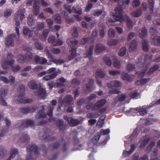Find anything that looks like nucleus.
Wrapping results in <instances>:
<instances>
[{"instance_id": "f257e3e1", "label": "nucleus", "mask_w": 160, "mask_h": 160, "mask_svg": "<svg viewBox=\"0 0 160 160\" xmlns=\"http://www.w3.org/2000/svg\"><path fill=\"white\" fill-rule=\"evenodd\" d=\"M115 13L112 14L114 20L109 19V21L111 22H114L113 25L116 26L120 25L121 23L124 19L122 14V9L121 6H118L115 9Z\"/></svg>"}, {"instance_id": "f03ea898", "label": "nucleus", "mask_w": 160, "mask_h": 160, "mask_svg": "<svg viewBox=\"0 0 160 160\" xmlns=\"http://www.w3.org/2000/svg\"><path fill=\"white\" fill-rule=\"evenodd\" d=\"M31 49L32 48L31 47L24 48L23 50L27 52L26 57H24L22 55H19L17 57V61L19 63H22L26 61H30L31 60H32V56L31 53L29 52Z\"/></svg>"}, {"instance_id": "7ed1b4c3", "label": "nucleus", "mask_w": 160, "mask_h": 160, "mask_svg": "<svg viewBox=\"0 0 160 160\" xmlns=\"http://www.w3.org/2000/svg\"><path fill=\"white\" fill-rule=\"evenodd\" d=\"M28 152L26 160H32V154L34 152L35 154H38V149L37 146L35 144L29 145L27 148ZM16 160H22L20 158H19Z\"/></svg>"}, {"instance_id": "20e7f679", "label": "nucleus", "mask_w": 160, "mask_h": 160, "mask_svg": "<svg viewBox=\"0 0 160 160\" xmlns=\"http://www.w3.org/2000/svg\"><path fill=\"white\" fill-rule=\"evenodd\" d=\"M33 1H34V2L33 4L32 10L34 14L35 15H37L39 14V0H28L26 3V5L28 6H31Z\"/></svg>"}, {"instance_id": "39448f33", "label": "nucleus", "mask_w": 160, "mask_h": 160, "mask_svg": "<svg viewBox=\"0 0 160 160\" xmlns=\"http://www.w3.org/2000/svg\"><path fill=\"white\" fill-rule=\"evenodd\" d=\"M44 28V23L43 22H38L35 27L32 28L31 29V31L29 33V38H31L32 35V32L35 34L38 35L39 34V31L41 30Z\"/></svg>"}, {"instance_id": "423d86ee", "label": "nucleus", "mask_w": 160, "mask_h": 160, "mask_svg": "<svg viewBox=\"0 0 160 160\" xmlns=\"http://www.w3.org/2000/svg\"><path fill=\"white\" fill-rule=\"evenodd\" d=\"M34 125L33 121L31 120L28 119L18 123L16 126V128L18 129H20L24 128H27L29 127H32Z\"/></svg>"}, {"instance_id": "0eeeda50", "label": "nucleus", "mask_w": 160, "mask_h": 160, "mask_svg": "<svg viewBox=\"0 0 160 160\" xmlns=\"http://www.w3.org/2000/svg\"><path fill=\"white\" fill-rule=\"evenodd\" d=\"M8 88L7 87H3L0 89V101L1 104L4 106L7 105V103L3 98L5 97L8 92Z\"/></svg>"}, {"instance_id": "6e6552de", "label": "nucleus", "mask_w": 160, "mask_h": 160, "mask_svg": "<svg viewBox=\"0 0 160 160\" xmlns=\"http://www.w3.org/2000/svg\"><path fill=\"white\" fill-rule=\"evenodd\" d=\"M93 46H90L89 48L86 50V52L84 54V57L86 58H89V61L91 63L94 62V60L91 56L93 53Z\"/></svg>"}, {"instance_id": "1a4fd4ad", "label": "nucleus", "mask_w": 160, "mask_h": 160, "mask_svg": "<svg viewBox=\"0 0 160 160\" xmlns=\"http://www.w3.org/2000/svg\"><path fill=\"white\" fill-rule=\"evenodd\" d=\"M23 96L22 95L15 96L14 100L18 102L23 103H28L32 102V100L31 99L23 98Z\"/></svg>"}, {"instance_id": "9d476101", "label": "nucleus", "mask_w": 160, "mask_h": 160, "mask_svg": "<svg viewBox=\"0 0 160 160\" xmlns=\"http://www.w3.org/2000/svg\"><path fill=\"white\" fill-rule=\"evenodd\" d=\"M130 112L134 113L139 112V114L141 115H144L147 112L146 107L145 106L136 108H131L130 109Z\"/></svg>"}, {"instance_id": "9b49d317", "label": "nucleus", "mask_w": 160, "mask_h": 160, "mask_svg": "<svg viewBox=\"0 0 160 160\" xmlns=\"http://www.w3.org/2000/svg\"><path fill=\"white\" fill-rule=\"evenodd\" d=\"M144 64L145 69L144 70H142L141 72L139 73L138 75V77L139 78H142L144 76L145 74V71L147 69V66L148 64H149V62H148V64L147 63L150 60V59L149 58V56L147 55L144 56Z\"/></svg>"}, {"instance_id": "f8f14e48", "label": "nucleus", "mask_w": 160, "mask_h": 160, "mask_svg": "<svg viewBox=\"0 0 160 160\" xmlns=\"http://www.w3.org/2000/svg\"><path fill=\"white\" fill-rule=\"evenodd\" d=\"M13 34L8 35L6 38L5 43L6 46L7 47H12L14 45L13 40Z\"/></svg>"}, {"instance_id": "ddd939ff", "label": "nucleus", "mask_w": 160, "mask_h": 160, "mask_svg": "<svg viewBox=\"0 0 160 160\" xmlns=\"http://www.w3.org/2000/svg\"><path fill=\"white\" fill-rule=\"evenodd\" d=\"M57 103V101L55 100H52L50 103L48 108V112H47V115L50 118V121L51 122V118L52 113V111L54 108V107L56 105Z\"/></svg>"}, {"instance_id": "4468645a", "label": "nucleus", "mask_w": 160, "mask_h": 160, "mask_svg": "<svg viewBox=\"0 0 160 160\" xmlns=\"http://www.w3.org/2000/svg\"><path fill=\"white\" fill-rule=\"evenodd\" d=\"M35 95L38 97L40 98H44L46 96V92L44 89L41 87L34 92Z\"/></svg>"}, {"instance_id": "2eb2a0df", "label": "nucleus", "mask_w": 160, "mask_h": 160, "mask_svg": "<svg viewBox=\"0 0 160 160\" xmlns=\"http://www.w3.org/2000/svg\"><path fill=\"white\" fill-rule=\"evenodd\" d=\"M48 42L52 44L53 46H57L62 45V41L59 40H56L55 37L54 36H50L48 39Z\"/></svg>"}, {"instance_id": "dca6fc26", "label": "nucleus", "mask_w": 160, "mask_h": 160, "mask_svg": "<svg viewBox=\"0 0 160 160\" xmlns=\"http://www.w3.org/2000/svg\"><path fill=\"white\" fill-rule=\"evenodd\" d=\"M106 103L105 99H102L98 101L92 107V110H95L99 109L104 106Z\"/></svg>"}, {"instance_id": "f3484780", "label": "nucleus", "mask_w": 160, "mask_h": 160, "mask_svg": "<svg viewBox=\"0 0 160 160\" xmlns=\"http://www.w3.org/2000/svg\"><path fill=\"white\" fill-rule=\"evenodd\" d=\"M72 100V98L71 96L68 95L66 96L64 98L63 101L62 102V106H67L72 104H73Z\"/></svg>"}, {"instance_id": "a211bd4d", "label": "nucleus", "mask_w": 160, "mask_h": 160, "mask_svg": "<svg viewBox=\"0 0 160 160\" xmlns=\"http://www.w3.org/2000/svg\"><path fill=\"white\" fill-rule=\"evenodd\" d=\"M122 78L124 81L128 82H131L133 81L135 78L133 75H129L127 73L123 72L122 74Z\"/></svg>"}, {"instance_id": "6ab92c4d", "label": "nucleus", "mask_w": 160, "mask_h": 160, "mask_svg": "<svg viewBox=\"0 0 160 160\" xmlns=\"http://www.w3.org/2000/svg\"><path fill=\"white\" fill-rule=\"evenodd\" d=\"M15 61L13 59L8 60L5 59L2 62V67L4 69H6L8 68L9 66H12L14 63Z\"/></svg>"}, {"instance_id": "aec40b11", "label": "nucleus", "mask_w": 160, "mask_h": 160, "mask_svg": "<svg viewBox=\"0 0 160 160\" xmlns=\"http://www.w3.org/2000/svg\"><path fill=\"white\" fill-rule=\"evenodd\" d=\"M96 95L93 94L89 96L86 100L81 99L78 102L77 104L78 105H81L83 103L86 104L95 98Z\"/></svg>"}, {"instance_id": "412c9836", "label": "nucleus", "mask_w": 160, "mask_h": 160, "mask_svg": "<svg viewBox=\"0 0 160 160\" xmlns=\"http://www.w3.org/2000/svg\"><path fill=\"white\" fill-rule=\"evenodd\" d=\"M87 81L88 82V83L86 84L84 87V89L85 90H88L90 92L93 89V80L92 79H88Z\"/></svg>"}, {"instance_id": "4be33fe9", "label": "nucleus", "mask_w": 160, "mask_h": 160, "mask_svg": "<svg viewBox=\"0 0 160 160\" xmlns=\"http://www.w3.org/2000/svg\"><path fill=\"white\" fill-rule=\"evenodd\" d=\"M64 118L67 120L68 123L71 126H74L80 123V121L78 120L73 119L70 118H68L66 116H65Z\"/></svg>"}, {"instance_id": "5701e85b", "label": "nucleus", "mask_w": 160, "mask_h": 160, "mask_svg": "<svg viewBox=\"0 0 160 160\" xmlns=\"http://www.w3.org/2000/svg\"><path fill=\"white\" fill-rule=\"evenodd\" d=\"M151 43L156 46H160V36H151Z\"/></svg>"}, {"instance_id": "b1692460", "label": "nucleus", "mask_w": 160, "mask_h": 160, "mask_svg": "<svg viewBox=\"0 0 160 160\" xmlns=\"http://www.w3.org/2000/svg\"><path fill=\"white\" fill-rule=\"evenodd\" d=\"M44 106H41L38 108V113L36 116V118L38 119L45 116L46 115L44 112Z\"/></svg>"}, {"instance_id": "393cba45", "label": "nucleus", "mask_w": 160, "mask_h": 160, "mask_svg": "<svg viewBox=\"0 0 160 160\" xmlns=\"http://www.w3.org/2000/svg\"><path fill=\"white\" fill-rule=\"evenodd\" d=\"M149 140L150 138L148 136L142 137L139 141V143H140V147L142 148L144 147L148 143Z\"/></svg>"}, {"instance_id": "a878e982", "label": "nucleus", "mask_w": 160, "mask_h": 160, "mask_svg": "<svg viewBox=\"0 0 160 160\" xmlns=\"http://www.w3.org/2000/svg\"><path fill=\"white\" fill-rule=\"evenodd\" d=\"M106 49L105 46L101 43H97L96 45L95 52L97 53H101Z\"/></svg>"}, {"instance_id": "bb28decb", "label": "nucleus", "mask_w": 160, "mask_h": 160, "mask_svg": "<svg viewBox=\"0 0 160 160\" xmlns=\"http://www.w3.org/2000/svg\"><path fill=\"white\" fill-rule=\"evenodd\" d=\"M137 48V43L136 40H133L130 42L129 50L130 52H134L136 51Z\"/></svg>"}, {"instance_id": "cd10ccee", "label": "nucleus", "mask_w": 160, "mask_h": 160, "mask_svg": "<svg viewBox=\"0 0 160 160\" xmlns=\"http://www.w3.org/2000/svg\"><path fill=\"white\" fill-rule=\"evenodd\" d=\"M138 134V129L136 128L133 131V133L130 137L128 139V141H125V146L126 147L127 143H129L130 142L132 141L134 138H135L137 136V135Z\"/></svg>"}, {"instance_id": "c85d7f7f", "label": "nucleus", "mask_w": 160, "mask_h": 160, "mask_svg": "<svg viewBox=\"0 0 160 160\" xmlns=\"http://www.w3.org/2000/svg\"><path fill=\"white\" fill-rule=\"evenodd\" d=\"M120 82L117 80L112 81L110 83L107 84V87L109 88H112L113 87H118L120 86Z\"/></svg>"}, {"instance_id": "c756f323", "label": "nucleus", "mask_w": 160, "mask_h": 160, "mask_svg": "<svg viewBox=\"0 0 160 160\" xmlns=\"http://www.w3.org/2000/svg\"><path fill=\"white\" fill-rule=\"evenodd\" d=\"M34 59L37 63L43 64L47 62V59L45 58L39 57L37 55L35 56Z\"/></svg>"}, {"instance_id": "7c9ffc66", "label": "nucleus", "mask_w": 160, "mask_h": 160, "mask_svg": "<svg viewBox=\"0 0 160 160\" xmlns=\"http://www.w3.org/2000/svg\"><path fill=\"white\" fill-rule=\"evenodd\" d=\"M105 73L103 72L101 69H98L97 70L96 73V79L103 78L105 77Z\"/></svg>"}, {"instance_id": "2f4dec72", "label": "nucleus", "mask_w": 160, "mask_h": 160, "mask_svg": "<svg viewBox=\"0 0 160 160\" xmlns=\"http://www.w3.org/2000/svg\"><path fill=\"white\" fill-rule=\"evenodd\" d=\"M38 137L41 140L47 139L48 140H50L52 139L47 134L45 133L44 132H42L39 134Z\"/></svg>"}, {"instance_id": "473e14b6", "label": "nucleus", "mask_w": 160, "mask_h": 160, "mask_svg": "<svg viewBox=\"0 0 160 160\" xmlns=\"http://www.w3.org/2000/svg\"><path fill=\"white\" fill-rule=\"evenodd\" d=\"M29 139L28 135L26 133H23L20 138L18 141V143L24 142L28 141Z\"/></svg>"}, {"instance_id": "72a5a7b5", "label": "nucleus", "mask_w": 160, "mask_h": 160, "mask_svg": "<svg viewBox=\"0 0 160 160\" xmlns=\"http://www.w3.org/2000/svg\"><path fill=\"white\" fill-rule=\"evenodd\" d=\"M32 107L22 108H21V112L23 114H27L30 112H33L35 110L34 108L32 109Z\"/></svg>"}, {"instance_id": "f704fd0d", "label": "nucleus", "mask_w": 160, "mask_h": 160, "mask_svg": "<svg viewBox=\"0 0 160 160\" xmlns=\"http://www.w3.org/2000/svg\"><path fill=\"white\" fill-rule=\"evenodd\" d=\"M125 17L127 20V26L129 29H131L133 27L132 21L128 15H126Z\"/></svg>"}, {"instance_id": "c9c22d12", "label": "nucleus", "mask_w": 160, "mask_h": 160, "mask_svg": "<svg viewBox=\"0 0 160 160\" xmlns=\"http://www.w3.org/2000/svg\"><path fill=\"white\" fill-rule=\"evenodd\" d=\"M57 81L58 82L56 83L55 85L57 87H59L63 86V83L65 82L66 80L63 77H61L58 78Z\"/></svg>"}, {"instance_id": "e433bc0d", "label": "nucleus", "mask_w": 160, "mask_h": 160, "mask_svg": "<svg viewBox=\"0 0 160 160\" xmlns=\"http://www.w3.org/2000/svg\"><path fill=\"white\" fill-rule=\"evenodd\" d=\"M28 84V87L32 89H36L38 87V84L33 80L29 81Z\"/></svg>"}, {"instance_id": "4c0bfd02", "label": "nucleus", "mask_w": 160, "mask_h": 160, "mask_svg": "<svg viewBox=\"0 0 160 160\" xmlns=\"http://www.w3.org/2000/svg\"><path fill=\"white\" fill-rule=\"evenodd\" d=\"M78 41L73 38H70L68 39L67 42L69 46L73 47L78 43Z\"/></svg>"}, {"instance_id": "58836bf2", "label": "nucleus", "mask_w": 160, "mask_h": 160, "mask_svg": "<svg viewBox=\"0 0 160 160\" xmlns=\"http://www.w3.org/2000/svg\"><path fill=\"white\" fill-rule=\"evenodd\" d=\"M139 36L141 38L145 37L147 35V30L146 28L143 27L141 30H140L139 32Z\"/></svg>"}, {"instance_id": "ea45409f", "label": "nucleus", "mask_w": 160, "mask_h": 160, "mask_svg": "<svg viewBox=\"0 0 160 160\" xmlns=\"http://www.w3.org/2000/svg\"><path fill=\"white\" fill-rule=\"evenodd\" d=\"M28 24L30 26H32L34 24V20L33 16L32 14L29 15L28 17Z\"/></svg>"}, {"instance_id": "a19ab883", "label": "nucleus", "mask_w": 160, "mask_h": 160, "mask_svg": "<svg viewBox=\"0 0 160 160\" xmlns=\"http://www.w3.org/2000/svg\"><path fill=\"white\" fill-rule=\"evenodd\" d=\"M71 56L68 58L69 60H72L76 55V49L75 48H72L70 50Z\"/></svg>"}, {"instance_id": "79ce46f5", "label": "nucleus", "mask_w": 160, "mask_h": 160, "mask_svg": "<svg viewBox=\"0 0 160 160\" xmlns=\"http://www.w3.org/2000/svg\"><path fill=\"white\" fill-rule=\"evenodd\" d=\"M148 41L147 40H144L142 42V48L143 51L147 52L148 50Z\"/></svg>"}, {"instance_id": "37998d69", "label": "nucleus", "mask_w": 160, "mask_h": 160, "mask_svg": "<svg viewBox=\"0 0 160 160\" xmlns=\"http://www.w3.org/2000/svg\"><path fill=\"white\" fill-rule=\"evenodd\" d=\"M49 33V30L48 29H45L43 30L42 36L40 37V39L42 41H45Z\"/></svg>"}, {"instance_id": "c03bdc74", "label": "nucleus", "mask_w": 160, "mask_h": 160, "mask_svg": "<svg viewBox=\"0 0 160 160\" xmlns=\"http://www.w3.org/2000/svg\"><path fill=\"white\" fill-rule=\"evenodd\" d=\"M149 32L151 34V36L152 35L154 36H156V34L158 33V31L157 30L156 27L154 26H151Z\"/></svg>"}, {"instance_id": "a18cd8bd", "label": "nucleus", "mask_w": 160, "mask_h": 160, "mask_svg": "<svg viewBox=\"0 0 160 160\" xmlns=\"http://www.w3.org/2000/svg\"><path fill=\"white\" fill-rule=\"evenodd\" d=\"M113 65L114 67L117 68H119L121 67V64L120 61L116 58L113 59Z\"/></svg>"}, {"instance_id": "49530a36", "label": "nucleus", "mask_w": 160, "mask_h": 160, "mask_svg": "<svg viewBox=\"0 0 160 160\" xmlns=\"http://www.w3.org/2000/svg\"><path fill=\"white\" fill-rule=\"evenodd\" d=\"M51 62H53L56 64H61L64 62V61L63 59H56L54 58L53 57L50 60Z\"/></svg>"}, {"instance_id": "de8ad7c7", "label": "nucleus", "mask_w": 160, "mask_h": 160, "mask_svg": "<svg viewBox=\"0 0 160 160\" xmlns=\"http://www.w3.org/2000/svg\"><path fill=\"white\" fill-rule=\"evenodd\" d=\"M142 12L140 9H138L135 12H133L131 13L132 16L138 18L142 14Z\"/></svg>"}, {"instance_id": "09e8293b", "label": "nucleus", "mask_w": 160, "mask_h": 160, "mask_svg": "<svg viewBox=\"0 0 160 160\" xmlns=\"http://www.w3.org/2000/svg\"><path fill=\"white\" fill-rule=\"evenodd\" d=\"M57 76V74L56 73H53V74L50 75H47L43 78V79L46 81L49 80L51 79L54 78Z\"/></svg>"}, {"instance_id": "8fccbe9b", "label": "nucleus", "mask_w": 160, "mask_h": 160, "mask_svg": "<svg viewBox=\"0 0 160 160\" xmlns=\"http://www.w3.org/2000/svg\"><path fill=\"white\" fill-rule=\"evenodd\" d=\"M9 83L10 82L11 85L13 86H16L17 83L15 82V78L12 75H10L9 77Z\"/></svg>"}, {"instance_id": "3c124183", "label": "nucleus", "mask_w": 160, "mask_h": 160, "mask_svg": "<svg viewBox=\"0 0 160 160\" xmlns=\"http://www.w3.org/2000/svg\"><path fill=\"white\" fill-rule=\"evenodd\" d=\"M18 151L17 149L16 148H12L10 153V157L9 158L10 160L11 158H13L15 156V155L18 153Z\"/></svg>"}, {"instance_id": "603ef678", "label": "nucleus", "mask_w": 160, "mask_h": 160, "mask_svg": "<svg viewBox=\"0 0 160 160\" xmlns=\"http://www.w3.org/2000/svg\"><path fill=\"white\" fill-rule=\"evenodd\" d=\"M104 62L108 66H110L112 64V62L109 57L105 56L103 58Z\"/></svg>"}, {"instance_id": "864d4df0", "label": "nucleus", "mask_w": 160, "mask_h": 160, "mask_svg": "<svg viewBox=\"0 0 160 160\" xmlns=\"http://www.w3.org/2000/svg\"><path fill=\"white\" fill-rule=\"evenodd\" d=\"M72 11L74 13H76L80 15L82 14V9L80 8H78L77 7L74 6L72 8Z\"/></svg>"}, {"instance_id": "5fc2aeb1", "label": "nucleus", "mask_w": 160, "mask_h": 160, "mask_svg": "<svg viewBox=\"0 0 160 160\" xmlns=\"http://www.w3.org/2000/svg\"><path fill=\"white\" fill-rule=\"evenodd\" d=\"M159 66L158 65H155L153 67L149 69L147 72V74L148 75H150L154 71L157 70Z\"/></svg>"}, {"instance_id": "6e6d98bb", "label": "nucleus", "mask_w": 160, "mask_h": 160, "mask_svg": "<svg viewBox=\"0 0 160 160\" xmlns=\"http://www.w3.org/2000/svg\"><path fill=\"white\" fill-rule=\"evenodd\" d=\"M25 9L19 10L18 11V17L20 18L21 20L22 21L25 18L24 13Z\"/></svg>"}, {"instance_id": "4d7b16f0", "label": "nucleus", "mask_w": 160, "mask_h": 160, "mask_svg": "<svg viewBox=\"0 0 160 160\" xmlns=\"http://www.w3.org/2000/svg\"><path fill=\"white\" fill-rule=\"evenodd\" d=\"M118 43V41L115 39H112L108 41L107 44L109 45H116Z\"/></svg>"}, {"instance_id": "13d9d810", "label": "nucleus", "mask_w": 160, "mask_h": 160, "mask_svg": "<svg viewBox=\"0 0 160 160\" xmlns=\"http://www.w3.org/2000/svg\"><path fill=\"white\" fill-rule=\"evenodd\" d=\"M52 18L57 23H60L61 22V17L60 16L59 14H57L53 15L52 16Z\"/></svg>"}, {"instance_id": "bf43d9fd", "label": "nucleus", "mask_w": 160, "mask_h": 160, "mask_svg": "<svg viewBox=\"0 0 160 160\" xmlns=\"http://www.w3.org/2000/svg\"><path fill=\"white\" fill-rule=\"evenodd\" d=\"M126 48L125 47H122L120 49L118 55L120 57L124 56L126 53Z\"/></svg>"}, {"instance_id": "052dcab7", "label": "nucleus", "mask_w": 160, "mask_h": 160, "mask_svg": "<svg viewBox=\"0 0 160 160\" xmlns=\"http://www.w3.org/2000/svg\"><path fill=\"white\" fill-rule=\"evenodd\" d=\"M99 115L97 113H90L87 114V117L89 118H97Z\"/></svg>"}, {"instance_id": "680f3d73", "label": "nucleus", "mask_w": 160, "mask_h": 160, "mask_svg": "<svg viewBox=\"0 0 160 160\" xmlns=\"http://www.w3.org/2000/svg\"><path fill=\"white\" fill-rule=\"evenodd\" d=\"M115 32L112 29L110 28L108 30V35L109 37L111 38L114 37L115 35Z\"/></svg>"}, {"instance_id": "e2e57ef3", "label": "nucleus", "mask_w": 160, "mask_h": 160, "mask_svg": "<svg viewBox=\"0 0 160 160\" xmlns=\"http://www.w3.org/2000/svg\"><path fill=\"white\" fill-rule=\"evenodd\" d=\"M155 142H151L149 145L147 147L146 151L148 152H150L152 147L155 145Z\"/></svg>"}, {"instance_id": "0e129e2a", "label": "nucleus", "mask_w": 160, "mask_h": 160, "mask_svg": "<svg viewBox=\"0 0 160 160\" xmlns=\"http://www.w3.org/2000/svg\"><path fill=\"white\" fill-rule=\"evenodd\" d=\"M100 137V134H98L96 136H95L93 138L92 141L94 144H95L99 141Z\"/></svg>"}, {"instance_id": "69168bd1", "label": "nucleus", "mask_w": 160, "mask_h": 160, "mask_svg": "<svg viewBox=\"0 0 160 160\" xmlns=\"http://www.w3.org/2000/svg\"><path fill=\"white\" fill-rule=\"evenodd\" d=\"M51 51L52 53L56 54H59L61 52L60 49L58 48H51Z\"/></svg>"}, {"instance_id": "338daca9", "label": "nucleus", "mask_w": 160, "mask_h": 160, "mask_svg": "<svg viewBox=\"0 0 160 160\" xmlns=\"http://www.w3.org/2000/svg\"><path fill=\"white\" fill-rule=\"evenodd\" d=\"M120 71L118 70H110L109 71V74L113 76H115L120 74Z\"/></svg>"}, {"instance_id": "774afa93", "label": "nucleus", "mask_w": 160, "mask_h": 160, "mask_svg": "<svg viewBox=\"0 0 160 160\" xmlns=\"http://www.w3.org/2000/svg\"><path fill=\"white\" fill-rule=\"evenodd\" d=\"M25 87L24 85H20L18 88L19 91L21 93L19 95H23L24 96V92L25 91Z\"/></svg>"}]
</instances>
